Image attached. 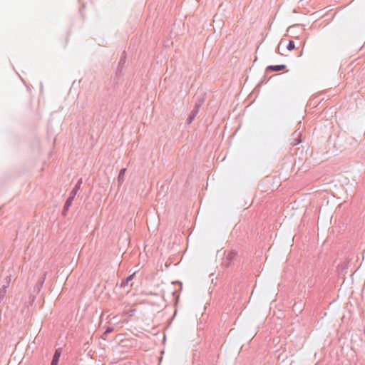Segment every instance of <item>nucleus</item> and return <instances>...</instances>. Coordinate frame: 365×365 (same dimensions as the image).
I'll list each match as a JSON object with an SVG mask.
<instances>
[{
	"mask_svg": "<svg viewBox=\"0 0 365 365\" xmlns=\"http://www.w3.org/2000/svg\"><path fill=\"white\" fill-rule=\"evenodd\" d=\"M11 280V276H6L5 278V283L0 288V303L4 299L6 294V289L9 287Z\"/></svg>",
	"mask_w": 365,
	"mask_h": 365,
	"instance_id": "3",
	"label": "nucleus"
},
{
	"mask_svg": "<svg viewBox=\"0 0 365 365\" xmlns=\"http://www.w3.org/2000/svg\"><path fill=\"white\" fill-rule=\"evenodd\" d=\"M125 52L123 53L118 63V69H122L123 64L125 63V56H124Z\"/></svg>",
	"mask_w": 365,
	"mask_h": 365,
	"instance_id": "9",
	"label": "nucleus"
},
{
	"mask_svg": "<svg viewBox=\"0 0 365 365\" xmlns=\"http://www.w3.org/2000/svg\"><path fill=\"white\" fill-rule=\"evenodd\" d=\"M42 284H43V279L41 282V286L42 285Z\"/></svg>",
	"mask_w": 365,
	"mask_h": 365,
	"instance_id": "14",
	"label": "nucleus"
},
{
	"mask_svg": "<svg viewBox=\"0 0 365 365\" xmlns=\"http://www.w3.org/2000/svg\"><path fill=\"white\" fill-rule=\"evenodd\" d=\"M297 306V303H295V304H294V307H296Z\"/></svg>",
	"mask_w": 365,
	"mask_h": 365,
	"instance_id": "15",
	"label": "nucleus"
},
{
	"mask_svg": "<svg viewBox=\"0 0 365 365\" xmlns=\"http://www.w3.org/2000/svg\"><path fill=\"white\" fill-rule=\"evenodd\" d=\"M295 48V43L293 41H289L287 46V48L289 50V51H292L293 49H294Z\"/></svg>",
	"mask_w": 365,
	"mask_h": 365,
	"instance_id": "11",
	"label": "nucleus"
},
{
	"mask_svg": "<svg viewBox=\"0 0 365 365\" xmlns=\"http://www.w3.org/2000/svg\"><path fill=\"white\" fill-rule=\"evenodd\" d=\"M62 349L58 348L55 350L54 354L53 356L51 365H58L59 359L61 354Z\"/></svg>",
	"mask_w": 365,
	"mask_h": 365,
	"instance_id": "6",
	"label": "nucleus"
},
{
	"mask_svg": "<svg viewBox=\"0 0 365 365\" xmlns=\"http://www.w3.org/2000/svg\"><path fill=\"white\" fill-rule=\"evenodd\" d=\"M301 136L302 133L300 131H298L297 130L292 133V138L289 139L290 144L293 146L299 145L301 142Z\"/></svg>",
	"mask_w": 365,
	"mask_h": 365,
	"instance_id": "4",
	"label": "nucleus"
},
{
	"mask_svg": "<svg viewBox=\"0 0 365 365\" xmlns=\"http://www.w3.org/2000/svg\"><path fill=\"white\" fill-rule=\"evenodd\" d=\"M113 331V328L108 327L105 331L103 334V336L107 335L108 334L112 332Z\"/></svg>",
	"mask_w": 365,
	"mask_h": 365,
	"instance_id": "12",
	"label": "nucleus"
},
{
	"mask_svg": "<svg viewBox=\"0 0 365 365\" xmlns=\"http://www.w3.org/2000/svg\"><path fill=\"white\" fill-rule=\"evenodd\" d=\"M125 170H126L125 168H122L120 170L119 174H118V179L119 182H123V178H124V175H125Z\"/></svg>",
	"mask_w": 365,
	"mask_h": 365,
	"instance_id": "10",
	"label": "nucleus"
},
{
	"mask_svg": "<svg viewBox=\"0 0 365 365\" xmlns=\"http://www.w3.org/2000/svg\"><path fill=\"white\" fill-rule=\"evenodd\" d=\"M134 275H135V274H132L129 275L128 277H127L126 279H123L120 284V287H126L128 284V282H130L131 279H133Z\"/></svg>",
	"mask_w": 365,
	"mask_h": 365,
	"instance_id": "8",
	"label": "nucleus"
},
{
	"mask_svg": "<svg viewBox=\"0 0 365 365\" xmlns=\"http://www.w3.org/2000/svg\"><path fill=\"white\" fill-rule=\"evenodd\" d=\"M237 257V252L233 250L225 251L224 257L222 261V266L223 267H229L234 264Z\"/></svg>",
	"mask_w": 365,
	"mask_h": 365,
	"instance_id": "2",
	"label": "nucleus"
},
{
	"mask_svg": "<svg viewBox=\"0 0 365 365\" xmlns=\"http://www.w3.org/2000/svg\"><path fill=\"white\" fill-rule=\"evenodd\" d=\"M135 312V309H130L126 312V314L129 317H133Z\"/></svg>",
	"mask_w": 365,
	"mask_h": 365,
	"instance_id": "13",
	"label": "nucleus"
},
{
	"mask_svg": "<svg viewBox=\"0 0 365 365\" xmlns=\"http://www.w3.org/2000/svg\"><path fill=\"white\" fill-rule=\"evenodd\" d=\"M200 107V104L196 103L195 105V107L193 108V109L192 110V111L190 112V113L189 114V115L187 118V123L188 124L191 123L192 122V120L195 119V118L199 113Z\"/></svg>",
	"mask_w": 365,
	"mask_h": 365,
	"instance_id": "5",
	"label": "nucleus"
},
{
	"mask_svg": "<svg viewBox=\"0 0 365 365\" xmlns=\"http://www.w3.org/2000/svg\"><path fill=\"white\" fill-rule=\"evenodd\" d=\"M286 68L285 65H275V66H269L267 67V71H280Z\"/></svg>",
	"mask_w": 365,
	"mask_h": 365,
	"instance_id": "7",
	"label": "nucleus"
},
{
	"mask_svg": "<svg viewBox=\"0 0 365 365\" xmlns=\"http://www.w3.org/2000/svg\"><path fill=\"white\" fill-rule=\"evenodd\" d=\"M81 183H82V179L78 180L76 185H75V187L72 189L71 192H70V195L67 198V200L64 204V206H63V209L62 211L63 215H64V216L66 215V213H67L68 210H69L70 207L71 206L72 202H73L75 196L76 195L78 191L79 190V189L81 187Z\"/></svg>",
	"mask_w": 365,
	"mask_h": 365,
	"instance_id": "1",
	"label": "nucleus"
}]
</instances>
